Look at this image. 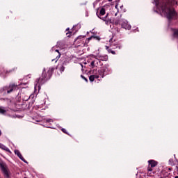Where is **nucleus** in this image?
<instances>
[{"instance_id":"nucleus-31","label":"nucleus","mask_w":178,"mask_h":178,"mask_svg":"<svg viewBox=\"0 0 178 178\" xmlns=\"http://www.w3.org/2000/svg\"><path fill=\"white\" fill-rule=\"evenodd\" d=\"M47 122H52V120H47Z\"/></svg>"},{"instance_id":"nucleus-20","label":"nucleus","mask_w":178,"mask_h":178,"mask_svg":"<svg viewBox=\"0 0 178 178\" xmlns=\"http://www.w3.org/2000/svg\"><path fill=\"white\" fill-rule=\"evenodd\" d=\"M89 80H90V81H91V83H92V81H94V80H95L94 75H90L89 76Z\"/></svg>"},{"instance_id":"nucleus-36","label":"nucleus","mask_w":178,"mask_h":178,"mask_svg":"<svg viewBox=\"0 0 178 178\" xmlns=\"http://www.w3.org/2000/svg\"><path fill=\"white\" fill-rule=\"evenodd\" d=\"M175 178H178V176H175Z\"/></svg>"},{"instance_id":"nucleus-39","label":"nucleus","mask_w":178,"mask_h":178,"mask_svg":"<svg viewBox=\"0 0 178 178\" xmlns=\"http://www.w3.org/2000/svg\"><path fill=\"white\" fill-rule=\"evenodd\" d=\"M26 111V109H24V111Z\"/></svg>"},{"instance_id":"nucleus-13","label":"nucleus","mask_w":178,"mask_h":178,"mask_svg":"<svg viewBox=\"0 0 178 178\" xmlns=\"http://www.w3.org/2000/svg\"><path fill=\"white\" fill-rule=\"evenodd\" d=\"M15 155H17V156L21 159L22 161H23V156H22V154L17 149L15 150Z\"/></svg>"},{"instance_id":"nucleus-17","label":"nucleus","mask_w":178,"mask_h":178,"mask_svg":"<svg viewBox=\"0 0 178 178\" xmlns=\"http://www.w3.org/2000/svg\"><path fill=\"white\" fill-rule=\"evenodd\" d=\"M67 64V62L65 61L63 63V65L60 67V72H65V66H66V65Z\"/></svg>"},{"instance_id":"nucleus-12","label":"nucleus","mask_w":178,"mask_h":178,"mask_svg":"<svg viewBox=\"0 0 178 178\" xmlns=\"http://www.w3.org/2000/svg\"><path fill=\"white\" fill-rule=\"evenodd\" d=\"M113 24H115V26H118V24H120V19L119 18L113 19Z\"/></svg>"},{"instance_id":"nucleus-11","label":"nucleus","mask_w":178,"mask_h":178,"mask_svg":"<svg viewBox=\"0 0 178 178\" xmlns=\"http://www.w3.org/2000/svg\"><path fill=\"white\" fill-rule=\"evenodd\" d=\"M13 90H16V85L15 84L10 85L7 90L8 94H10V92H12Z\"/></svg>"},{"instance_id":"nucleus-35","label":"nucleus","mask_w":178,"mask_h":178,"mask_svg":"<svg viewBox=\"0 0 178 178\" xmlns=\"http://www.w3.org/2000/svg\"><path fill=\"white\" fill-rule=\"evenodd\" d=\"M115 8H118V5H115Z\"/></svg>"},{"instance_id":"nucleus-5","label":"nucleus","mask_w":178,"mask_h":178,"mask_svg":"<svg viewBox=\"0 0 178 178\" xmlns=\"http://www.w3.org/2000/svg\"><path fill=\"white\" fill-rule=\"evenodd\" d=\"M74 43L77 45V47H84V45H86V42H84V36L80 35L76 38Z\"/></svg>"},{"instance_id":"nucleus-37","label":"nucleus","mask_w":178,"mask_h":178,"mask_svg":"<svg viewBox=\"0 0 178 178\" xmlns=\"http://www.w3.org/2000/svg\"><path fill=\"white\" fill-rule=\"evenodd\" d=\"M30 105L28 106V108H29Z\"/></svg>"},{"instance_id":"nucleus-19","label":"nucleus","mask_w":178,"mask_h":178,"mask_svg":"<svg viewBox=\"0 0 178 178\" xmlns=\"http://www.w3.org/2000/svg\"><path fill=\"white\" fill-rule=\"evenodd\" d=\"M0 148H1V149H5L6 151H9V149L6 148V147H5V145H3L1 143H0Z\"/></svg>"},{"instance_id":"nucleus-23","label":"nucleus","mask_w":178,"mask_h":178,"mask_svg":"<svg viewBox=\"0 0 178 178\" xmlns=\"http://www.w3.org/2000/svg\"><path fill=\"white\" fill-rule=\"evenodd\" d=\"M61 131H62L63 133H64L65 134H69L67 133V131H66V129H64V128H62V129H61Z\"/></svg>"},{"instance_id":"nucleus-16","label":"nucleus","mask_w":178,"mask_h":178,"mask_svg":"<svg viewBox=\"0 0 178 178\" xmlns=\"http://www.w3.org/2000/svg\"><path fill=\"white\" fill-rule=\"evenodd\" d=\"M106 49L108 50V52L109 54H112V55H116V52L115 51L112 50V49H109L108 46H106Z\"/></svg>"},{"instance_id":"nucleus-26","label":"nucleus","mask_w":178,"mask_h":178,"mask_svg":"<svg viewBox=\"0 0 178 178\" xmlns=\"http://www.w3.org/2000/svg\"><path fill=\"white\" fill-rule=\"evenodd\" d=\"M92 38H95V36H91L90 38H88V42L90 41V40H92Z\"/></svg>"},{"instance_id":"nucleus-33","label":"nucleus","mask_w":178,"mask_h":178,"mask_svg":"<svg viewBox=\"0 0 178 178\" xmlns=\"http://www.w3.org/2000/svg\"><path fill=\"white\" fill-rule=\"evenodd\" d=\"M108 2H112L113 0H108Z\"/></svg>"},{"instance_id":"nucleus-2","label":"nucleus","mask_w":178,"mask_h":178,"mask_svg":"<svg viewBox=\"0 0 178 178\" xmlns=\"http://www.w3.org/2000/svg\"><path fill=\"white\" fill-rule=\"evenodd\" d=\"M54 70H55L54 68H49L47 71V73L45 72H43L42 73L41 76L36 79L35 81V91L38 90V92H40V90H41V86L42 84H45L48 80H49L52 76V73H54Z\"/></svg>"},{"instance_id":"nucleus-15","label":"nucleus","mask_w":178,"mask_h":178,"mask_svg":"<svg viewBox=\"0 0 178 178\" xmlns=\"http://www.w3.org/2000/svg\"><path fill=\"white\" fill-rule=\"evenodd\" d=\"M172 31H173V36L178 38V29H172Z\"/></svg>"},{"instance_id":"nucleus-18","label":"nucleus","mask_w":178,"mask_h":178,"mask_svg":"<svg viewBox=\"0 0 178 178\" xmlns=\"http://www.w3.org/2000/svg\"><path fill=\"white\" fill-rule=\"evenodd\" d=\"M70 30V28H67L66 29V31H68V32L66 33V35H67V37H68V38H70V37L72 36V32L69 31Z\"/></svg>"},{"instance_id":"nucleus-1","label":"nucleus","mask_w":178,"mask_h":178,"mask_svg":"<svg viewBox=\"0 0 178 178\" xmlns=\"http://www.w3.org/2000/svg\"><path fill=\"white\" fill-rule=\"evenodd\" d=\"M156 6H160L162 12L165 13V17H167L169 23L172 20H177V12L175 8H170L169 6L172 5V0H154Z\"/></svg>"},{"instance_id":"nucleus-22","label":"nucleus","mask_w":178,"mask_h":178,"mask_svg":"<svg viewBox=\"0 0 178 178\" xmlns=\"http://www.w3.org/2000/svg\"><path fill=\"white\" fill-rule=\"evenodd\" d=\"M81 77L83 79V80H85L86 83H88V79H87V78H86L83 75H81Z\"/></svg>"},{"instance_id":"nucleus-24","label":"nucleus","mask_w":178,"mask_h":178,"mask_svg":"<svg viewBox=\"0 0 178 178\" xmlns=\"http://www.w3.org/2000/svg\"><path fill=\"white\" fill-rule=\"evenodd\" d=\"M90 66H92V67H94V66H95V61H92L90 63Z\"/></svg>"},{"instance_id":"nucleus-3","label":"nucleus","mask_w":178,"mask_h":178,"mask_svg":"<svg viewBox=\"0 0 178 178\" xmlns=\"http://www.w3.org/2000/svg\"><path fill=\"white\" fill-rule=\"evenodd\" d=\"M109 70L108 65H104L101 69L98 70V75H93L95 79H99V76L102 79H104L105 76H108L109 74Z\"/></svg>"},{"instance_id":"nucleus-7","label":"nucleus","mask_w":178,"mask_h":178,"mask_svg":"<svg viewBox=\"0 0 178 178\" xmlns=\"http://www.w3.org/2000/svg\"><path fill=\"white\" fill-rule=\"evenodd\" d=\"M61 55L62 54H60V52H59V50H58V49L55 50L54 56H56V58L52 59L51 61L54 62V60H55V62H58V60H59V58H60Z\"/></svg>"},{"instance_id":"nucleus-6","label":"nucleus","mask_w":178,"mask_h":178,"mask_svg":"<svg viewBox=\"0 0 178 178\" xmlns=\"http://www.w3.org/2000/svg\"><path fill=\"white\" fill-rule=\"evenodd\" d=\"M149 166L147 168L148 172H152V168H155L158 165V162L155 160H149L148 161Z\"/></svg>"},{"instance_id":"nucleus-27","label":"nucleus","mask_w":178,"mask_h":178,"mask_svg":"<svg viewBox=\"0 0 178 178\" xmlns=\"http://www.w3.org/2000/svg\"><path fill=\"white\" fill-rule=\"evenodd\" d=\"M115 48H118V49H120L122 48V46L120 44H117Z\"/></svg>"},{"instance_id":"nucleus-25","label":"nucleus","mask_w":178,"mask_h":178,"mask_svg":"<svg viewBox=\"0 0 178 178\" xmlns=\"http://www.w3.org/2000/svg\"><path fill=\"white\" fill-rule=\"evenodd\" d=\"M6 111L3 110V108H0V113H5Z\"/></svg>"},{"instance_id":"nucleus-30","label":"nucleus","mask_w":178,"mask_h":178,"mask_svg":"<svg viewBox=\"0 0 178 178\" xmlns=\"http://www.w3.org/2000/svg\"><path fill=\"white\" fill-rule=\"evenodd\" d=\"M23 105L24 106V105H26V106H27V102H24V104H23Z\"/></svg>"},{"instance_id":"nucleus-14","label":"nucleus","mask_w":178,"mask_h":178,"mask_svg":"<svg viewBox=\"0 0 178 178\" xmlns=\"http://www.w3.org/2000/svg\"><path fill=\"white\" fill-rule=\"evenodd\" d=\"M104 15H105V8H101L99 15H98V13H97V15L99 18L101 17L99 16H104Z\"/></svg>"},{"instance_id":"nucleus-9","label":"nucleus","mask_w":178,"mask_h":178,"mask_svg":"<svg viewBox=\"0 0 178 178\" xmlns=\"http://www.w3.org/2000/svg\"><path fill=\"white\" fill-rule=\"evenodd\" d=\"M121 27L125 30H130V29H131V26H130V24H129L127 21L123 22L121 24Z\"/></svg>"},{"instance_id":"nucleus-8","label":"nucleus","mask_w":178,"mask_h":178,"mask_svg":"<svg viewBox=\"0 0 178 178\" xmlns=\"http://www.w3.org/2000/svg\"><path fill=\"white\" fill-rule=\"evenodd\" d=\"M99 19H102V20H104L106 24H113V19L108 18V14L106 15L105 17H103V18L99 17Z\"/></svg>"},{"instance_id":"nucleus-4","label":"nucleus","mask_w":178,"mask_h":178,"mask_svg":"<svg viewBox=\"0 0 178 178\" xmlns=\"http://www.w3.org/2000/svg\"><path fill=\"white\" fill-rule=\"evenodd\" d=\"M0 169L3 172L6 177L9 178V170H8V165L3 162H0Z\"/></svg>"},{"instance_id":"nucleus-38","label":"nucleus","mask_w":178,"mask_h":178,"mask_svg":"<svg viewBox=\"0 0 178 178\" xmlns=\"http://www.w3.org/2000/svg\"><path fill=\"white\" fill-rule=\"evenodd\" d=\"M30 105L28 106V108H29Z\"/></svg>"},{"instance_id":"nucleus-21","label":"nucleus","mask_w":178,"mask_h":178,"mask_svg":"<svg viewBox=\"0 0 178 178\" xmlns=\"http://www.w3.org/2000/svg\"><path fill=\"white\" fill-rule=\"evenodd\" d=\"M169 165H171V166H175V162L173 161L172 159L169 160Z\"/></svg>"},{"instance_id":"nucleus-28","label":"nucleus","mask_w":178,"mask_h":178,"mask_svg":"<svg viewBox=\"0 0 178 178\" xmlns=\"http://www.w3.org/2000/svg\"><path fill=\"white\" fill-rule=\"evenodd\" d=\"M117 32L120 33V29L119 28H117Z\"/></svg>"},{"instance_id":"nucleus-29","label":"nucleus","mask_w":178,"mask_h":178,"mask_svg":"<svg viewBox=\"0 0 178 178\" xmlns=\"http://www.w3.org/2000/svg\"><path fill=\"white\" fill-rule=\"evenodd\" d=\"M23 162H24L25 163H27V161H26V159H23Z\"/></svg>"},{"instance_id":"nucleus-10","label":"nucleus","mask_w":178,"mask_h":178,"mask_svg":"<svg viewBox=\"0 0 178 178\" xmlns=\"http://www.w3.org/2000/svg\"><path fill=\"white\" fill-rule=\"evenodd\" d=\"M97 59H98L99 60H102V61H106L108 59V55H105V56H97Z\"/></svg>"},{"instance_id":"nucleus-34","label":"nucleus","mask_w":178,"mask_h":178,"mask_svg":"<svg viewBox=\"0 0 178 178\" xmlns=\"http://www.w3.org/2000/svg\"><path fill=\"white\" fill-rule=\"evenodd\" d=\"M115 16H118V13H115Z\"/></svg>"},{"instance_id":"nucleus-32","label":"nucleus","mask_w":178,"mask_h":178,"mask_svg":"<svg viewBox=\"0 0 178 178\" xmlns=\"http://www.w3.org/2000/svg\"><path fill=\"white\" fill-rule=\"evenodd\" d=\"M2 135V132L1 131V130H0V136H1Z\"/></svg>"}]
</instances>
